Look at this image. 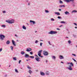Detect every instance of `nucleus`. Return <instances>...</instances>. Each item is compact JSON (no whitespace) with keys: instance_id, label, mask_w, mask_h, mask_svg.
Masks as SVG:
<instances>
[{"instance_id":"nucleus-1","label":"nucleus","mask_w":77,"mask_h":77,"mask_svg":"<svg viewBox=\"0 0 77 77\" xmlns=\"http://www.w3.org/2000/svg\"><path fill=\"white\" fill-rule=\"evenodd\" d=\"M6 22L8 23H9V24H12L14 23V20L13 19H12L11 20H6Z\"/></svg>"},{"instance_id":"nucleus-2","label":"nucleus","mask_w":77,"mask_h":77,"mask_svg":"<svg viewBox=\"0 0 77 77\" xmlns=\"http://www.w3.org/2000/svg\"><path fill=\"white\" fill-rule=\"evenodd\" d=\"M48 34H51V35H54V34H56L57 33V31H51L50 32L48 33Z\"/></svg>"},{"instance_id":"nucleus-3","label":"nucleus","mask_w":77,"mask_h":77,"mask_svg":"<svg viewBox=\"0 0 77 77\" xmlns=\"http://www.w3.org/2000/svg\"><path fill=\"white\" fill-rule=\"evenodd\" d=\"M5 38V36L3 35H0V39H1L2 41H3L4 39Z\"/></svg>"},{"instance_id":"nucleus-4","label":"nucleus","mask_w":77,"mask_h":77,"mask_svg":"<svg viewBox=\"0 0 77 77\" xmlns=\"http://www.w3.org/2000/svg\"><path fill=\"white\" fill-rule=\"evenodd\" d=\"M43 53L44 55H45V56H48V53L46 51H43Z\"/></svg>"},{"instance_id":"nucleus-5","label":"nucleus","mask_w":77,"mask_h":77,"mask_svg":"<svg viewBox=\"0 0 77 77\" xmlns=\"http://www.w3.org/2000/svg\"><path fill=\"white\" fill-rule=\"evenodd\" d=\"M65 2H67V3H69L70 2H74V0H65Z\"/></svg>"},{"instance_id":"nucleus-6","label":"nucleus","mask_w":77,"mask_h":77,"mask_svg":"<svg viewBox=\"0 0 77 77\" xmlns=\"http://www.w3.org/2000/svg\"><path fill=\"white\" fill-rule=\"evenodd\" d=\"M42 51V50H41L38 52V55L39 56H40V55H41Z\"/></svg>"},{"instance_id":"nucleus-7","label":"nucleus","mask_w":77,"mask_h":77,"mask_svg":"<svg viewBox=\"0 0 77 77\" xmlns=\"http://www.w3.org/2000/svg\"><path fill=\"white\" fill-rule=\"evenodd\" d=\"M31 50H32V49L31 48H26V51H27L28 52H30V51H31Z\"/></svg>"},{"instance_id":"nucleus-8","label":"nucleus","mask_w":77,"mask_h":77,"mask_svg":"<svg viewBox=\"0 0 77 77\" xmlns=\"http://www.w3.org/2000/svg\"><path fill=\"white\" fill-rule=\"evenodd\" d=\"M71 65H69V67L68 68V69H69V70H72V68H71Z\"/></svg>"},{"instance_id":"nucleus-9","label":"nucleus","mask_w":77,"mask_h":77,"mask_svg":"<svg viewBox=\"0 0 77 77\" xmlns=\"http://www.w3.org/2000/svg\"><path fill=\"white\" fill-rule=\"evenodd\" d=\"M59 58L60 59H64L63 57V56L62 55H60L59 56Z\"/></svg>"},{"instance_id":"nucleus-10","label":"nucleus","mask_w":77,"mask_h":77,"mask_svg":"<svg viewBox=\"0 0 77 77\" xmlns=\"http://www.w3.org/2000/svg\"><path fill=\"white\" fill-rule=\"evenodd\" d=\"M35 59L37 61V62H40V60H39V58L38 57H35Z\"/></svg>"},{"instance_id":"nucleus-11","label":"nucleus","mask_w":77,"mask_h":77,"mask_svg":"<svg viewBox=\"0 0 77 77\" xmlns=\"http://www.w3.org/2000/svg\"><path fill=\"white\" fill-rule=\"evenodd\" d=\"M40 74L41 75H45V73L42 72H40Z\"/></svg>"},{"instance_id":"nucleus-12","label":"nucleus","mask_w":77,"mask_h":77,"mask_svg":"<svg viewBox=\"0 0 77 77\" xmlns=\"http://www.w3.org/2000/svg\"><path fill=\"white\" fill-rule=\"evenodd\" d=\"M25 57L26 58L29 57V55L28 54H25Z\"/></svg>"},{"instance_id":"nucleus-13","label":"nucleus","mask_w":77,"mask_h":77,"mask_svg":"<svg viewBox=\"0 0 77 77\" xmlns=\"http://www.w3.org/2000/svg\"><path fill=\"white\" fill-rule=\"evenodd\" d=\"M30 22L31 23H32L33 24H35V22L32 20H30Z\"/></svg>"},{"instance_id":"nucleus-14","label":"nucleus","mask_w":77,"mask_h":77,"mask_svg":"<svg viewBox=\"0 0 77 77\" xmlns=\"http://www.w3.org/2000/svg\"><path fill=\"white\" fill-rule=\"evenodd\" d=\"M12 43L14 45V46H16V45L15 43V42L14 40H12Z\"/></svg>"},{"instance_id":"nucleus-15","label":"nucleus","mask_w":77,"mask_h":77,"mask_svg":"<svg viewBox=\"0 0 77 77\" xmlns=\"http://www.w3.org/2000/svg\"><path fill=\"white\" fill-rule=\"evenodd\" d=\"M55 14H57V15H60V14L59 12H55Z\"/></svg>"},{"instance_id":"nucleus-16","label":"nucleus","mask_w":77,"mask_h":77,"mask_svg":"<svg viewBox=\"0 0 77 77\" xmlns=\"http://www.w3.org/2000/svg\"><path fill=\"white\" fill-rule=\"evenodd\" d=\"M28 72H29V73L30 74H31L32 72V70H31L29 69Z\"/></svg>"},{"instance_id":"nucleus-17","label":"nucleus","mask_w":77,"mask_h":77,"mask_svg":"<svg viewBox=\"0 0 77 77\" xmlns=\"http://www.w3.org/2000/svg\"><path fill=\"white\" fill-rule=\"evenodd\" d=\"M22 28L23 29H24V30H26V26L24 25L23 26Z\"/></svg>"},{"instance_id":"nucleus-18","label":"nucleus","mask_w":77,"mask_h":77,"mask_svg":"<svg viewBox=\"0 0 77 77\" xmlns=\"http://www.w3.org/2000/svg\"><path fill=\"white\" fill-rule=\"evenodd\" d=\"M65 14L66 15H68V14H69V13L67 11H66L65 12Z\"/></svg>"},{"instance_id":"nucleus-19","label":"nucleus","mask_w":77,"mask_h":77,"mask_svg":"<svg viewBox=\"0 0 77 77\" xmlns=\"http://www.w3.org/2000/svg\"><path fill=\"white\" fill-rule=\"evenodd\" d=\"M52 59H54V60H56V57L55 56H52Z\"/></svg>"},{"instance_id":"nucleus-20","label":"nucleus","mask_w":77,"mask_h":77,"mask_svg":"<svg viewBox=\"0 0 77 77\" xmlns=\"http://www.w3.org/2000/svg\"><path fill=\"white\" fill-rule=\"evenodd\" d=\"M77 12V11L76 10H73L72 11V13H76Z\"/></svg>"},{"instance_id":"nucleus-21","label":"nucleus","mask_w":77,"mask_h":77,"mask_svg":"<svg viewBox=\"0 0 77 77\" xmlns=\"http://www.w3.org/2000/svg\"><path fill=\"white\" fill-rule=\"evenodd\" d=\"M20 54H22V55H23V54H25V52H24V51H22L21 52Z\"/></svg>"},{"instance_id":"nucleus-22","label":"nucleus","mask_w":77,"mask_h":77,"mask_svg":"<svg viewBox=\"0 0 77 77\" xmlns=\"http://www.w3.org/2000/svg\"><path fill=\"white\" fill-rule=\"evenodd\" d=\"M6 44H10V41H9V40L7 41Z\"/></svg>"},{"instance_id":"nucleus-23","label":"nucleus","mask_w":77,"mask_h":77,"mask_svg":"<svg viewBox=\"0 0 77 77\" xmlns=\"http://www.w3.org/2000/svg\"><path fill=\"white\" fill-rule=\"evenodd\" d=\"M46 75H48L49 74H50V73L49 72H48V71H47L46 72Z\"/></svg>"},{"instance_id":"nucleus-24","label":"nucleus","mask_w":77,"mask_h":77,"mask_svg":"<svg viewBox=\"0 0 77 77\" xmlns=\"http://www.w3.org/2000/svg\"><path fill=\"white\" fill-rule=\"evenodd\" d=\"M60 23L62 24H65V22L64 21H61L60 22Z\"/></svg>"},{"instance_id":"nucleus-25","label":"nucleus","mask_w":77,"mask_h":77,"mask_svg":"<svg viewBox=\"0 0 77 77\" xmlns=\"http://www.w3.org/2000/svg\"><path fill=\"white\" fill-rule=\"evenodd\" d=\"M13 59L14 60H17V58L16 57H14Z\"/></svg>"},{"instance_id":"nucleus-26","label":"nucleus","mask_w":77,"mask_h":77,"mask_svg":"<svg viewBox=\"0 0 77 77\" xmlns=\"http://www.w3.org/2000/svg\"><path fill=\"white\" fill-rule=\"evenodd\" d=\"M59 7L62 8V7H65V6L64 5H60Z\"/></svg>"},{"instance_id":"nucleus-27","label":"nucleus","mask_w":77,"mask_h":77,"mask_svg":"<svg viewBox=\"0 0 77 77\" xmlns=\"http://www.w3.org/2000/svg\"><path fill=\"white\" fill-rule=\"evenodd\" d=\"M70 64L71 65H72V66H74V64L72 63V62L70 63Z\"/></svg>"},{"instance_id":"nucleus-28","label":"nucleus","mask_w":77,"mask_h":77,"mask_svg":"<svg viewBox=\"0 0 77 77\" xmlns=\"http://www.w3.org/2000/svg\"><path fill=\"white\" fill-rule=\"evenodd\" d=\"M15 70L16 72H17V73H18V72H18V70H17V69H15Z\"/></svg>"},{"instance_id":"nucleus-29","label":"nucleus","mask_w":77,"mask_h":77,"mask_svg":"<svg viewBox=\"0 0 77 77\" xmlns=\"http://www.w3.org/2000/svg\"><path fill=\"white\" fill-rule=\"evenodd\" d=\"M29 57H30V58H31V59H33L34 58V56H30Z\"/></svg>"},{"instance_id":"nucleus-30","label":"nucleus","mask_w":77,"mask_h":77,"mask_svg":"<svg viewBox=\"0 0 77 77\" xmlns=\"http://www.w3.org/2000/svg\"><path fill=\"white\" fill-rule=\"evenodd\" d=\"M10 48H11L12 51V50H13V49L14 48V47H13L12 46H11Z\"/></svg>"},{"instance_id":"nucleus-31","label":"nucleus","mask_w":77,"mask_h":77,"mask_svg":"<svg viewBox=\"0 0 77 77\" xmlns=\"http://www.w3.org/2000/svg\"><path fill=\"white\" fill-rule=\"evenodd\" d=\"M1 26L2 27H4V28H5V27H6V25H2Z\"/></svg>"},{"instance_id":"nucleus-32","label":"nucleus","mask_w":77,"mask_h":77,"mask_svg":"<svg viewBox=\"0 0 77 77\" xmlns=\"http://www.w3.org/2000/svg\"><path fill=\"white\" fill-rule=\"evenodd\" d=\"M73 37H74V38H76V35H75V34H73Z\"/></svg>"},{"instance_id":"nucleus-33","label":"nucleus","mask_w":77,"mask_h":77,"mask_svg":"<svg viewBox=\"0 0 77 77\" xmlns=\"http://www.w3.org/2000/svg\"><path fill=\"white\" fill-rule=\"evenodd\" d=\"M45 12H46V13H48V12H49V11H48V10H45Z\"/></svg>"},{"instance_id":"nucleus-34","label":"nucleus","mask_w":77,"mask_h":77,"mask_svg":"<svg viewBox=\"0 0 77 77\" xmlns=\"http://www.w3.org/2000/svg\"><path fill=\"white\" fill-rule=\"evenodd\" d=\"M60 3H63V2H62V1L60 0L59 1Z\"/></svg>"},{"instance_id":"nucleus-35","label":"nucleus","mask_w":77,"mask_h":77,"mask_svg":"<svg viewBox=\"0 0 77 77\" xmlns=\"http://www.w3.org/2000/svg\"><path fill=\"white\" fill-rule=\"evenodd\" d=\"M38 42H39V41H38V40H36L35 42V44H38Z\"/></svg>"},{"instance_id":"nucleus-36","label":"nucleus","mask_w":77,"mask_h":77,"mask_svg":"<svg viewBox=\"0 0 77 77\" xmlns=\"http://www.w3.org/2000/svg\"><path fill=\"white\" fill-rule=\"evenodd\" d=\"M68 42L69 44H71V41L70 40H69L68 41Z\"/></svg>"},{"instance_id":"nucleus-37","label":"nucleus","mask_w":77,"mask_h":77,"mask_svg":"<svg viewBox=\"0 0 77 77\" xmlns=\"http://www.w3.org/2000/svg\"><path fill=\"white\" fill-rule=\"evenodd\" d=\"M42 44H43V43H40V46H42Z\"/></svg>"},{"instance_id":"nucleus-38","label":"nucleus","mask_w":77,"mask_h":77,"mask_svg":"<svg viewBox=\"0 0 77 77\" xmlns=\"http://www.w3.org/2000/svg\"><path fill=\"white\" fill-rule=\"evenodd\" d=\"M51 20L52 21H54V20L53 18H51Z\"/></svg>"},{"instance_id":"nucleus-39","label":"nucleus","mask_w":77,"mask_h":77,"mask_svg":"<svg viewBox=\"0 0 77 77\" xmlns=\"http://www.w3.org/2000/svg\"><path fill=\"white\" fill-rule=\"evenodd\" d=\"M2 50H3V48H1L0 49V52H1V51H2Z\"/></svg>"},{"instance_id":"nucleus-40","label":"nucleus","mask_w":77,"mask_h":77,"mask_svg":"<svg viewBox=\"0 0 77 77\" xmlns=\"http://www.w3.org/2000/svg\"><path fill=\"white\" fill-rule=\"evenodd\" d=\"M57 18H58V19H61L62 18L61 17H60V16H58Z\"/></svg>"},{"instance_id":"nucleus-41","label":"nucleus","mask_w":77,"mask_h":77,"mask_svg":"<svg viewBox=\"0 0 77 77\" xmlns=\"http://www.w3.org/2000/svg\"><path fill=\"white\" fill-rule=\"evenodd\" d=\"M72 60H74V62H77V61H76L74 59L72 58Z\"/></svg>"},{"instance_id":"nucleus-42","label":"nucleus","mask_w":77,"mask_h":77,"mask_svg":"<svg viewBox=\"0 0 77 77\" xmlns=\"http://www.w3.org/2000/svg\"><path fill=\"white\" fill-rule=\"evenodd\" d=\"M72 56H76V55L75 54H72Z\"/></svg>"},{"instance_id":"nucleus-43","label":"nucleus","mask_w":77,"mask_h":77,"mask_svg":"<svg viewBox=\"0 0 77 77\" xmlns=\"http://www.w3.org/2000/svg\"><path fill=\"white\" fill-rule=\"evenodd\" d=\"M30 54L32 55L33 54V52H30Z\"/></svg>"},{"instance_id":"nucleus-44","label":"nucleus","mask_w":77,"mask_h":77,"mask_svg":"<svg viewBox=\"0 0 77 77\" xmlns=\"http://www.w3.org/2000/svg\"><path fill=\"white\" fill-rule=\"evenodd\" d=\"M21 60H19V63L20 64V63H21Z\"/></svg>"},{"instance_id":"nucleus-45","label":"nucleus","mask_w":77,"mask_h":77,"mask_svg":"<svg viewBox=\"0 0 77 77\" xmlns=\"http://www.w3.org/2000/svg\"><path fill=\"white\" fill-rule=\"evenodd\" d=\"M27 68L28 69H31V68L29 66L27 67Z\"/></svg>"},{"instance_id":"nucleus-46","label":"nucleus","mask_w":77,"mask_h":77,"mask_svg":"<svg viewBox=\"0 0 77 77\" xmlns=\"http://www.w3.org/2000/svg\"><path fill=\"white\" fill-rule=\"evenodd\" d=\"M48 43H49V44L50 45H51L50 44V41H48Z\"/></svg>"},{"instance_id":"nucleus-47","label":"nucleus","mask_w":77,"mask_h":77,"mask_svg":"<svg viewBox=\"0 0 77 77\" xmlns=\"http://www.w3.org/2000/svg\"><path fill=\"white\" fill-rule=\"evenodd\" d=\"M15 36H16V37H17V38L18 37V36L17 35H15Z\"/></svg>"},{"instance_id":"nucleus-48","label":"nucleus","mask_w":77,"mask_h":77,"mask_svg":"<svg viewBox=\"0 0 77 77\" xmlns=\"http://www.w3.org/2000/svg\"><path fill=\"white\" fill-rule=\"evenodd\" d=\"M73 24H74V25H75V26H77V23H73Z\"/></svg>"},{"instance_id":"nucleus-49","label":"nucleus","mask_w":77,"mask_h":77,"mask_svg":"<svg viewBox=\"0 0 77 77\" xmlns=\"http://www.w3.org/2000/svg\"><path fill=\"white\" fill-rule=\"evenodd\" d=\"M2 12H3V13H6V11H2Z\"/></svg>"},{"instance_id":"nucleus-50","label":"nucleus","mask_w":77,"mask_h":77,"mask_svg":"<svg viewBox=\"0 0 77 77\" xmlns=\"http://www.w3.org/2000/svg\"><path fill=\"white\" fill-rule=\"evenodd\" d=\"M35 57H39L38 56V55H35Z\"/></svg>"},{"instance_id":"nucleus-51","label":"nucleus","mask_w":77,"mask_h":77,"mask_svg":"<svg viewBox=\"0 0 77 77\" xmlns=\"http://www.w3.org/2000/svg\"><path fill=\"white\" fill-rule=\"evenodd\" d=\"M41 55H40V56H39V57H43V56H41Z\"/></svg>"},{"instance_id":"nucleus-52","label":"nucleus","mask_w":77,"mask_h":77,"mask_svg":"<svg viewBox=\"0 0 77 77\" xmlns=\"http://www.w3.org/2000/svg\"><path fill=\"white\" fill-rule=\"evenodd\" d=\"M5 77H7V75H5Z\"/></svg>"},{"instance_id":"nucleus-53","label":"nucleus","mask_w":77,"mask_h":77,"mask_svg":"<svg viewBox=\"0 0 77 77\" xmlns=\"http://www.w3.org/2000/svg\"><path fill=\"white\" fill-rule=\"evenodd\" d=\"M62 26H63V25H61L60 26V27H62Z\"/></svg>"},{"instance_id":"nucleus-54","label":"nucleus","mask_w":77,"mask_h":77,"mask_svg":"<svg viewBox=\"0 0 77 77\" xmlns=\"http://www.w3.org/2000/svg\"><path fill=\"white\" fill-rule=\"evenodd\" d=\"M57 29L58 30H60V29H59V28H57Z\"/></svg>"},{"instance_id":"nucleus-55","label":"nucleus","mask_w":77,"mask_h":77,"mask_svg":"<svg viewBox=\"0 0 77 77\" xmlns=\"http://www.w3.org/2000/svg\"><path fill=\"white\" fill-rule=\"evenodd\" d=\"M59 11H61L62 9H59Z\"/></svg>"},{"instance_id":"nucleus-56","label":"nucleus","mask_w":77,"mask_h":77,"mask_svg":"<svg viewBox=\"0 0 77 77\" xmlns=\"http://www.w3.org/2000/svg\"><path fill=\"white\" fill-rule=\"evenodd\" d=\"M40 41H43V40H40Z\"/></svg>"},{"instance_id":"nucleus-57","label":"nucleus","mask_w":77,"mask_h":77,"mask_svg":"<svg viewBox=\"0 0 77 77\" xmlns=\"http://www.w3.org/2000/svg\"><path fill=\"white\" fill-rule=\"evenodd\" d=\"M75 29H77V27L75 26Z\"/></svg>"},{"instance_id":"nucleus-58","label":"nucleus","mask_w":77,"mask_h":77,"mask_svg":"<svg viewBox=\"0 0 77 77\" xmlns=\"http://www.w3.org/2000/svg\"><path fill=\"white\" fill-rule=\"evenodd\" d=\"M68 65H69V64H70V63H68Z\"/></svg>"},{"instance_id":"nucleus-59","label":"nucleus","mask_w":77,"mask_h":77,"mask_svg":"<svg viewBox=\"0 0 77 77\" xmlns=\"http://www.w3.org/2000/svg\"><path fill=\"white\" fill-rule=\"evenodd\" d=\"M61 63H63V62L62 61H61Z\"/></svg>"},{"instance_id":"nucleus-60","label":"nucleus","mask_w":77,"mask_h":77,"mask_svg":"<svg viewBox=\"0 0 77 77\" xmlns=\"http://www.w3.org/2000/svg\"><path fill=\"white\" fill-rule=\"evenodd\" d=\"M36 72H38V70H36Z\"/></svg>"},{"instance_id":"nucleus-61","label":"nucleus","mask_w":77,"mask_h":77,"mask_svg":"<svg viewBox=\"0 0 77 77\" xmlns=\"http://www.w3.org/2000/svg\"><path fill=\"white\" fill-rule=\"evenodd\" d=\"M46 62H48V61H47V60H46Z\"/></svg>"},{"instance_id":"nucleus-62","label":"nucleus","mask_w":77,"mask_h":77,"mask_svg":"<svg viewBox=\"0 0 77 77\" xmlns=\"http://www.w3.org/2000/svg\"><path fill=\"white\" fill-rule=\"evenodd\" d=\"M17 42H18L19 41H18V40H17Z\"/></svg>"},{"instance_id":"nucleus-63","label":"nucleus","mask_w":77,"mask_h":77,"mask_svg":"<svg viewBox=\"0 0 77 77\" xmlns=\"http://www.w3.org/2000/svg\"><path fill=\"white\" fill-rule=\"evenodd\" d=\"M28 5H30V3H28Z\"/></svg>"},{"instance_id":"nucleus-64","label":"nucleus","mask_w":77,"mask_h":77,"mask_svg":"<svg viewBox=\"0 0 77 77\" xmlns=\"http://www.w3.org/2000/svg\"><path fill=\"white\" fill-rule=\"evenodd\" d=\"M66 38H68V37H66Z\"/></svg>"}]
</instances>
